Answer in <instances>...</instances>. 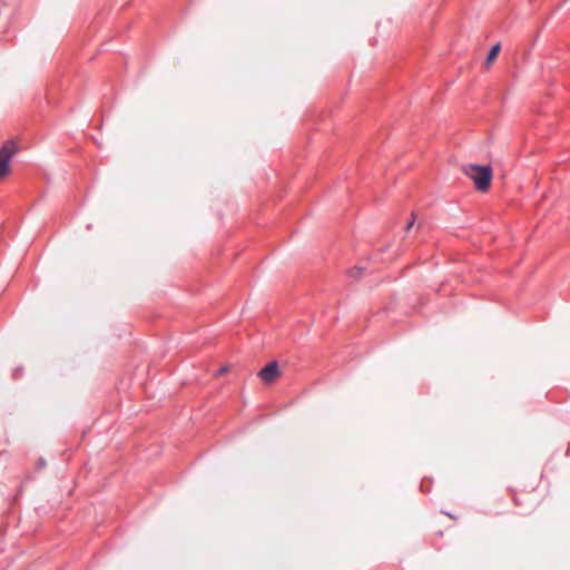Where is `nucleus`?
Masks as SVG:
<instances>
[{
	"mask_svg": "<svg viewBox=\"0 0 570 570\" xmlns=\"http://www.w3.org/2000/svg\"><path fill=\"white\" fill-rule=\"evenodd\" d=\"M22 374H23V367H17V368L13 371V373H12V377H13L14 380H18V379H20V377L22 376Z\"/></svg>",
	"mask_w": 570,
	"mask_h": 570,
	"instance_id": "6",
	"label": "nucleus"
},
{
	"mask_svg": "<svg viewBox=\"0 0 570 570\" xmlns=\"http://www.w3.org/2000/svg\"><path fill=\"white\" fill-rule=\"evenodd\" d=\"M20 150L14 139H8L0 146V179L11 173V160Z\"/></svg>",
	"mask_w": 570,
	"mask_h": 570,
	"instance_id": "2",
	"label": "nucleus"
},
{
	"mask_svg": "<svg viewBox=\"0 0 570 570\" xmlns=\"http://www.w3.org/2000/svg\"><path fill=\"white\" fill-rule=\"evenodd\" d=\"M421 491L422 492H429L430 491V488H425L424 481H422V483H421Z\"/></svg>",
	"mask_w": 570,
	"mask_h": 570,
	"instance_id": "9",
	"label": "nucleus"
},
{
	"mask_svg": "<svg viewBox=\"0 0 570 570\" xmlns=\"http://www.w3.org/2000/svg\"><path fill=\"white\" fill-rule=\"evenodd\" d=\"M500 51H501V43L500 42L494 43L490 48L489 52L487 53L485 65L490 66L497 59V57L500 53Z\"/></svg>",
	"mask_w": 570,
	"mask_h": 570,
	"instance_id": "4",
	"label": "nucleus"
},
{
	"mask_svg": "<svg viewBox=\"0 0 570 570\" xmlns=\"http://www.w3.org/2000/svg\"><path fill=\"white\" fill-rule=\"evenodd\" d=\"M47 465V462L43 458H40L37 462V469H43Z\"/></svg>",
	"mask_w": 570,
	"mask_h": 570,
	"instance_id": "7",
	"label": "nucleus"
},
{
	"mask_svg": "<svg viewBox=\"0 0 570 570\" xmlns=\"http://www.w3.org/2000/svg\"><path fill=\"white\" fill-rule=\"evenodd\" d=\"M363 269L364 268L361 266H355L348 271V276L351 278L357 279L362 275Z\"/></svg>",
	"mask_w": 570,
	"mask_h": 570,
	"instance_id": "5",
	"label": "nucleus"
},
{
	"mask_svg": "<svg viewBox=\"0 0 570 570\" xmlns=\"http://www.w3.org/2000/svg\"><path fill=\"white\" fill-rule=\"evenodd\" d=\"M415 223V217L413 216L412 219L410 222H407L406 226H405V230H410L413 225Z\"/></svg>",
	"mask_w": 570,
	"mask_h": 570,
	"instance_id": "8",
	"label": "nucleus"
},
{
	"mask_svg": "<svg viewBox=\"0 0 570 570\" xmlns=\"http://www.w3.org/2000/svg\"><path fill=\"white\" fill-rule=\"evenodd\" d=\"M463 173L473 180L476 190L488 191L493 178L491 165L470 164L463 167Z\"/></svg>",
	"mask_w": 570,
	"mask_h": 570,
	"instance_id": "1",
	"label": "nucleus"
},
{
	"mask_svg": "<svg viewBox=\"0 0 570 570\" xmlns=\"http://www.w3.org/2000/svg\"><path fill=\"white\" fill-rule=\"evenodd\" d=\"M220 372L222 373L226 372V367L220 368Z\"/></svg>",
	"mask_w": 570,
	"mask_h": 570,
	"instance_id": "10",
	"label": "nucleus"
},
{
	"mask_svg": "<svg viewBox=\"0 0 570 570\" xmlns=\"http://www.w3.org/2000/svg\"><path fill=\"white\" fill-rule=\"evenodd\" d=\"M279 365L277 361L267 363L259 372L258 376L265 383H273L279 376Z\"/></svg>",
	"mask_w": 570,
	"mask_h": 570,
	"instance_id": "3",
	"label": "nucleus"
}]
</instances>
